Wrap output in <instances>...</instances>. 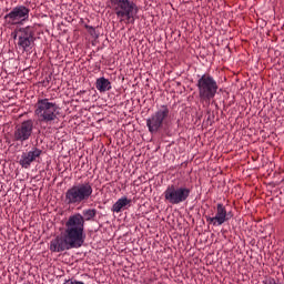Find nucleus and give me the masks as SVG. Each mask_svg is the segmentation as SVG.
I'll use <instances>...</instances> for the list:
<instances>
[{
	"mask_svg": "<svg viewBox=\"0 0 284 284\" xmlns=\"http://www.w3.org/2000/svg\"><path fill=\"white\" fill-rule=\"evenodd\" d=\"M32 130H34V122L32 120H26L21 124H18L13 132V140L23 143L32 136Z\"/></svg>",
	"mask_w": 284,
	"mask_h": 284,
	"instance_id": "nucleus-9",
	"label": "nucleus"
},
{
	"mask_svg": "<svg viewBox=\"0 0 284 284\" xmlns=\"http://www.w3.org/2000/svg\"><path fill=\"white\" fill-rule=\"evenodd\" d=\"M61 114V108L57 102L48 98H39L34 105V116L40 123H54Z\"/></svg>",
	"mask_w": 284,
	"mask_h": 284,
	"instance_id": "nucleus-2",
	"label": "nucleus"
},
{
	"mask_svg": "<svg viewBox=\"0 0 284 284\" xmlns=\"http://www.w3.org/2000/svg\"><path fill=\"white\" fill-rule=\"evenodd\" d=\"M95 88L98 92H110V90H112V82L104 77L98 78L95 81Z\"/></svg>",
	"mask_w": 284,
	"mask_h": 284,
	"instance_id": "nucleus-13",
	"label": "nucleus"
},
{
	"mask_svg": "<svg viewBox=\"0 0 284 284\" xmlns=\"http://www.w3.org/2000/svg\"><path fill=\"white\" fill-rule=\"evenodd\" d=\"M168 114H170V109L168 106L162 105L153 115H151L146 120V126L149 128V132L152 134L159 132L161 128H163V121L168 119Z\"/></svg>",
	"mask_w": 284,
	"mask_h": 284,
	"instance_id": "nucleus-7",
	"label": "nucleus"
},
{
	"mask_svg": "<svg viewBox=\"0 0 284 284\" xmlns=\"http://www.w3.org/2000/svg\"><path fill=\"white\" fill-rule=\"evenodd\" d=\"M132 203V200L123 196L119 199L112 206V212H121V210H124V207H128Z\"/></svg>",
	"mask_w": 284,
	"mask_h": 284,
	"instance_id": "nucleus-14",
	"label": "nucleus"
},
{
	"mask_svg": "<svg viewBox=\"0 0 284 284\" xmlns=\"http://www.w3.org/2000/svg\"><path fill=\"white\" fill-rule=\"evenodd\" d=\"M199 97L202 101H212L219 91V84L213 77L204 74L197 80Z\"/></svg>",
	"mask_w": 284,
	"mask_h": 284,
	"instance_id": "nucleus-6",
	"label": "nucleus"
},
{
	"mask_svg": "<svg viewBox=\"0 0 284 284\" xmlns=\"http://www.w3.org/2000/svg\"><path fill=\"white\" fill-rule=\"evenodd\" d=\"M92 184L90 182L74 184L65 192V202L68 205H79L92 196Z\"/></svg>",
	"mask_w": 284,
	"mask_h": 284,
	"instance_id": "nucleus-4",
	"label": "nucleus"
},
{
	"mask_svg": "<svg viewBox=\"0 0 284 284\" xmlns=\"http://www.w3.org/2000/svg\"><path fill=\"white\" fill-rule=\"evenodd\" d=\"M42 152L43 151H41L39 148H33L29 152H23L19 160V164L21 168H24V170H28V168H30V165H32V163H34V161L41 156Z\"/></svg>",
	"mask_w": 284,
	"mask_h": 284,
	"instance_id": "nucleus-11",
	"label": "nucleus"
},
{
	"mask_svg": "<svg viewBox=\"0 0 284 284\" xmlns=\"http://www.w3.org/2000/svg\"><path fill=\"white\" fill-rule=\"evenodd\" d=\"M30 19V8L21 4L12 8L4 16V26L7 28H17V26H24Z\"/></svg>",
	"mask_w": 284,
	"mask_h": 284,
	"instance_id": "nucleus-5",
	"label": "nucleus"
},
{
	"mask_svg": "<svg viewBox=\"0 0 284 284\" xmlns=\"http://www.w3.org/2000/svg\"><path fill=\"white\" fill-rule=\"evenodd\" d=\"M18 48L22 52H30L34 45V30L32 27H24L19 29Z\"/></svg>",
	"mask_w": 284,
	"mask_h": 284,
	"instance_id": "nucleus-8",
	"label": "nucleus"
},
{
	"mask_svg": "<svg viewBox=\"0 0 284 284\" xmlns=\"http://www.w3.org/2000/svg\"><path fill=\"white\" fill-rule=\"evenodd\" d=\"M190 196V189L187 187H180L179 189V202H183Z\"/></svg>",
	"mask_w": 284,
	"mask_h": 284,
	"instance_id": "nucleus-15",
	"label": "nucleus"
},
{
	"mask_svg": "<svg viewBox=\"0 0 284 284\" xmlns=\"http://www.w3.org/2000/svg\"><path fill=\"white\" fill-rule=\"evenodd\" d=\"M87 32L93 38V39H99V33H97V29L92 26H85Z\"/></svg>",
	"mask_w": 284,
	"mask_h": 284,
	"instance_id": "nucleus-16",
	"label": "nucleus"
},
{
	"mask_svg": "<svg viewBox=\"0 0 284 284\" xmlns=\"http://www.w3.org/2000/svg\"><path fill=\"white\" fill-rule=\"evenodd\" d=\"M165 200L169 203L178 204L179 203V186L171 185L164 192Z\"/></svg>",
	"mask_w": 284,
	"mask_h": 284,
	"instance_id": "nucleus-12",
	"label": "nucleus"
},
{
	"mask_svg": "<svg viewBox=\"0 0 284 284\" xmlns=\"http://www.w3.org/2000/svg\"><path fill=\"white\" fill-rule=\"evenodd\" d=\"M265 284H276V280L268 277L264 281Z\"/></svg>",
	"mask_w": 284,
	"mask_h": 284,
	"instance_id": "nucleus-17",
	"label": "nucleus"
},
{
	"mask_svg": "<svg viewBox=\"0 0 284 284\" xmlns=\"http://www.w3.org/2000/svg\"><path fill=\"white\" fill-rule=\"evenodd\" d=\"M97 216L94 209H87L81 213L72 214L64 223V232L50 242L51 252H65V250H79L85 243V221H92Z\"/></svg>",
	"mask_w": 284,
	"mask_h": 284,
	"instance_id": "nucleus-1",
	"label": "nucleus"
},
{
	"mask_svg": "<svg viewBox=\"0 0 284 284\" xmlns=\"http://www.w3.org/2000/svg\"><path fill=\"white\" fill-rule=\"evenodd\" d=\"M206 221L210 223V225H214L215 227L223 225V223H226V221H230L231 216L230 213H227V209H225V205L222 203H219L216 205V213L215 216H205Z\"/></svg>",
	"mask_w": 284,
	"mask_h": 284,
	"instance_id": "nucleus-10",
	"label": "nucleus"
},
{
	"mask_svg": "<svg viewBox=\"0 0 284 284\" xmlns=\"http://www.w3.org/2000/svg\"><path fill=\"white\" fill-rule=\"evenodd\" d=\"M111 8L114 10L120 21L134 23V17L139 14V7L132 0H110Z\"/></svg>",
	"mask_w": 284,
	"mask_h": 284,
	"instance_id": "nucleus-3",
	"label": "nucleus"
}]
</instances>
